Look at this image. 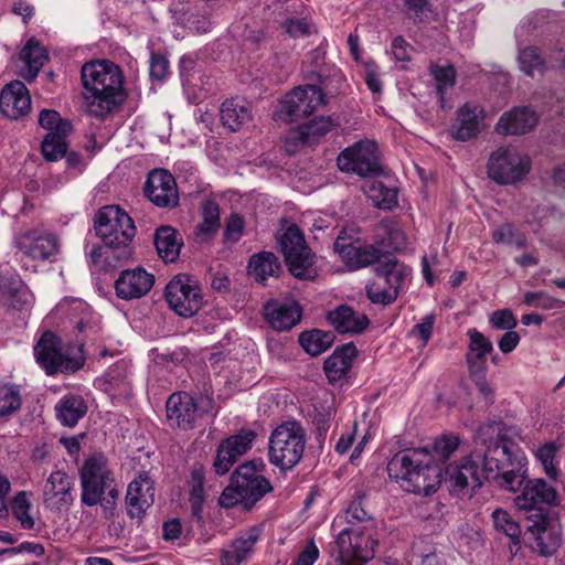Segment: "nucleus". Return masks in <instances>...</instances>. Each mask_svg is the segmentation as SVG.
Returning a JSON list of instances; mask_svg holds the SVG:
<instances>
[{
	"instance_id": "64",
	"label": "nucleus",
	"mask_w": 565,
	"mask_h": 565,
	"mask_svg": "<svg viewBox=\"0 0 565 565\" xmlns=\"http://www.w3.org/2000/svg\"><path fill=\"white\" fill-rule=\"evenodd\" d=\"M24 287L23 281L14 273L0 279V291L3 295H15Z\"/></svg>"
},
{
	"instance_id": "55",
	"label": "nucleus",
	"mask_w": 565,
	"mask_h": 565,
	"mask_svg": "<svg viewBox=\"0 0 565 565\" xmlns=\"http://www.w3.org/2000/svg\"><path fill=\"white\" fill-rule=\"evenodd\" d=\"M460 439L456 435H443L434 441L433 450L439 459H448L459 447Z\"/></svg>"
},
{
	"instance_id": "33",
	"label": "nucleus",
	"mask_w": 565,
	"mask_h": 565,
	"mask_svg": "<svg viewBox=\"0 0 565 565\" xmlns=\"http://www.w3.org/2000/svg\"><path fill=\"white\" fill-rule=\"evenodd\" d=\"M356 347L352 342H349L335 349L324 361L323 370L331 383L340 381L348 374L356 356Z\"/></svg>"
},
{
	"instance_id": "7",
	"label": "nucleus",
	"mask_w": 565,
	"mask_h": 565,
	"mask_svg": "<svg viewBox=\"0 0 565 565\" xmlns=\"http://www.w3.org/2000/svg\"><path fill=\"white\" fill-rule=\"evenodd\" d=\"M14 247L22 269L36 273L42 264L56 259L61 246L55 234L32 230L17 235Z\"/></svg>"
},
{
	"instance_id": "19",
	"label": "nucleus",
	"mask_w": 565,
	"mask_h": 565,
	"mask_svg": "<svg viewBox=\"0 0 565 565\" xmlns=\"http://www.w3.org/2000/svg\"><path fill=\"white\" fill-rule=\"evenodd\" d=\"M42 499L44 508L51 512L68 511L75 500L74 478L61 469L51 472L44 482Z\"/></svg>"
},
{
	"instance_id": "42",
	"label": "nucleus",
	"mask_w": 565,
	"mask_h": 565,
	"mask_svg": "<svg viewBox=\"0 0 565 565\" xmlns=\"http://www.w3.org/2000/svg\"><path fill=\"white\" fill-rule=\"evenodd\" d=\"M430 74L436 82V90L439 98L440 107L443 109L450 108L451 105L447 104L446 96L454 88L456 84L457 73L452 65L430 67Z\"/></svg>"
},
{
	"instance_id": "49",
	"label": "nucleus",
	"mask_w": 565,
	"mask_h": 565,
	"mask_svg": "<svg viewBox=\"0 0 565 565\" xmlns=\"http://www.w3.org/2000/svg\"><path fill=\"white\" fill-rule=\"evenodd\" d=\"M492 239L497 244L513 245L515 247H523L526 244V237L523 233L515 230L510 223H503L492 232Z\"/></svg>"
},
{
	"instance_id": "31",
	"label": "nucleus",
	"mask_w": 565,
	"mask_h": 565,
	"mask_svg": "<svg viewBox=\"0 0 565 565\" xmlns=\"http://www.w3.org/2000/svg\"><path fill=\"white\" fill-rule=\"evenodd\" d=\"M265 318L278 330H289L301 319V308L296 301H269L265 306Z\"/></svg>"
},
{
	"instance_id": "63",
	"label": "nucleus",
	"mask_w": 565,
	"mask_h": 565,
	"mask_svg": "<svg viewBox=\"0 0 565 565\" xmlns=\"http://www.w3.org/2000/svg\"><path fill=\"white\" fill-rule=\"evenodd\" d=\"M169 70L168 60L161 54H152L150 60V76L153 79L161 81L166 77Z\"/></svg>"
},
{
	"instance_id": "10",
	"label": "nucleus",
	"mask_w": 565,
	"mask_h": 565,
	"mask_svg": "<svg viewBox=\"0 0 565 565\" xmlns=\"http://www.w3.org/2000/svg\"><path fill=\"white\" fill-rule=\"evenodd\" d=\"M164 298L177 315L191 318L202 308L204 297L198 280L186 274H179L167 284Z\"/></svg>"
},
{
	"instance_id": "61",
	"label": "nucleus",
	"mask_w": 565,
	"mask_h": 565,
	"mask_svg": "<svg viewBox=\"0 0 565 565\" xmlns=\"http://www.w3.org/2000/svg\"><path fill=\"white\" fill-rule=\"evenodd\" d=\"M364 79L372 93L379 94L382 92L379 66L373 61H369L364 64Z\"/></svg>"
},
{
	"instance_id": "13",
	"label": "nucleus",
	"mask_w": 565,
	"mask_h": 565,
	"mask_svg": "<svg viewBox=\"0 0 565 565\" xmlns=\"http://www.w3.org/2000/svg\"><path fill=\"white\" fill-rule=\"evenodd\" d=\"M34 355L36 362L47 375H53L57 372L74 373L84 364L82 358L65 354L62 350L61 339L51 331L42 334L34 347Z\"/></svg>"
},
{
	"instance_id": "14",
	"label": "nucleus",
	"mask_w": 565,
	"mask_h": 565,
	"mask_svg": "<svg viewBox=\"0 0 565 565\" xmlns=\"http://www.w3.org/2000/svg\"><path fill=\"white\" fill-rule=\"evenodd\" d=\"M374 269L376 277L366 285V296L373 303L390 305L397 298L407 269L394 259L380 263Z\"/></svg>"
},
{
	"instance_id": "34",
	"label": "nucleus",
	"mask_w": 565,
	"mask_h": 565,
	"mask_svg": "<svg viewBox=\"0 0 565 565\" xmlns=\"http://www.w3.org/2000/svg\"><path fill=\"white\" fill-rule=\"evenodd\" d=\"M480 113L478 107L468 104L460 107L451 127L452 137L460 141L476 137L480 131Z\"/></svg>"
},
{
	"instance_id": "11",
	"label": "nucleus",
	"mask_w": 565,
	"mask_h": 565,
	"mask_svg": "<svg viewBox=\"0 0 565 565\" xmlns=\"http://www.w3.org/2000/svg\"><path fill=\"white\" fill-rule=\"evenodd\" d=\"M481 451L473 450L446 468V482L452 494L471 497L484 480Z\"/></svg>"
},
{
	"instance_id": "6",
	"label": "nucleus",
	"mask_w": 565,
	"mask_h": 565,
	"mask_svg": "<svg viewBox=\"0 0 565 565\" xmlns=\"http://www.w3.org/2000/svg\"><path fill=\"white\" fill-rule=\"evenodd\" d=\"M306 444V429L298 420L282 422L269 436L268 460L280 470L292 469L301 460Z\"/></svg>"
},
{
	"instance_id": "21",
	"label": "nucleus",
	"mask_w": 565,
	"mask_h": 565,
	"mask_svg": "<svg viewBox=\"0 0 565 565\" xmlns=\"http://www.w3.org/2000/svg\"><path fill=\"white\" fill-rule=\"evenodd\" d=\"M255 438L254 430L242 429L238 434L223 440L216 450L213 463L215 472L221 476L227 473L238 458L250 449Z\"/></svg>"
},
{
	"instance_id": "57",
	"label": "nucleus",
	"mask_w": 565,
	"mask_h": 565,
	"mask_svg": "<svg viewBox=\"0 0 565 565\" xmlns=\"http://www.w3.org/2000/svg\"><path fill=\"white\" fill-rule=\"evenodd\" d=\"M489 322L497 330H512L516 327L518 321L510 309H500L492 312Z\"/></svg>"
},
{
	"instance_id": "62",
	"label": "nucleus",
	"mask_w": 565,
	"mask_h": 565,
	"mask_svg": "<svg viewBox=\"0 0 565 565\" xmlns=\"http://www.w3.org/2000/svg\"><path fill=\"white\" fill-rule=\"evenodd\" d=\"M244 228V221L239 215H232L225 227L224 236L226 242L236 243L242 234Z\"/></svg>"
},
{
	"instance_id": "38",
	"label": "nucleus",
	"mask_w": 565,
	"mask_h": 565,
	"mask_svg": "<svg viewBox=\"0 0 565 565\" xmlns=\"http://www.w3.org/2000/svg\"><path fill=\"white\" fill-rule=\"evenodd\" d=\"M221 120L224 126L233 131L241 129L244 124L250 120L248 104L241 98L225 100L221 107Z\"/></svg>"
},
{
	"instance_id": "20",
	"label": "nucleus",
	"mask_w": 565,
	"mask_h": 565,
	"mask_svg": "<svg viewBox=\"0 0 565 565\" xmlns=\"http://www.w3.org/2000/svg\"><path fill=\"white\" fill-rule=\"evenodd\" d=\"M527 531L535 539V547L543 556H551L562 544L561 525L546 513H533L529 516Z\"/></svg>"
},
{
	"instance_id": "39",
	"label": "nucleus",
	"mask_w": 565,
	"mask_h": 565,
	"mask_svg": "<svg viewBox=\"0 0 565 565\" xmlns=\"http://www.w3.org/2000/svg\"><path fill=\"white\" fill-rule=\"evenodd\" d=\"M280 271L277 256L270 252H262L250 257L248 274L258 282H265L268 277H276Z\"/></svg>"
},
{
	"instance_id": "32",
	"label": "nucleus",
	"mask_w": 565,
	"mask_h": 565,
	"mask_svg": "<svg viewBox=\"0 0 565 565\" xmlns=\"http://www.w3.org/2000/svg\"><path fill=\"white\" fill-rule=\"evenodd\" d=\"M330 324L340 333H361L369 323V318L354 311L351 307L342 305L328 313Z\"/></svg>"
},
{
	"instance_id": "50",
	"label": "nucleus",
	"mask_w": 565,
	"mask_h": 565,
	"mask_svg": "<svg viewBox=\"0 0 565 565\" xmlns=\"http://www.w3.org/2000/svg\"><path fill=\"white\" fill-rule=\"evenodd\" d=\"M282 31L290 38L299 39L312 33L313 24L307 18L289 17L281 23Z\"/></svg>"
},
{
	"instance_id": "56",
	"label": "nucleus",
	"mask_w": 565,
	"mask_h": 565,
	"mask_svg": "<svg viewBox=\"0 0 565 565\" xmlns=\"http://www.w3.org/2000/svg\"><path fill=\"white\" fill-rule=\"evenodd\" d=\"M191 491L190 501L193 510L196 512L201 509L202 503L205 499L204 494V476L201 470H193L191 473Z\"/></svg>"
},
{
	"instance_id": "46",
	"label": "nucleus",
	"mask_w": 565,
	"mask_h": 565,
	"mask_svg": "<svg viewBox=\"0 0 565 565\" xmlns=\"http://www.w3.org/2000/svg\"><path fill=\"white\" fill-rule=\"evenodd\" d=\"M559 449L561 445L557 443L547 441L539 447L535 452V457L541 462L545 475L552 480H556L559 475L558 461L556 460Z\"/></svg>"
},
{
	"instance_id": "22",
	"label": "nucleus",
	"mask_w": 565,
	"mask_h": 565,
	"mask_svg": "<svg viewBox=\"0 0 565 565\" xmlns=\"http://www.w3.org/2000/svg\"><path fill=\"white\" fill-rule=\"evenodd\" d=\"M233 483H238L244 499L245 510L252 509L266 493L273 490L270 482L256 471L253 463L238 466L232 476Z\"/></svg>"
},
{
	"instance_id": "29",
	"label": "nucleus",
	"mask_w": 565,
	"mask_h": 565,
	"mask_svg": "<svg viewBox=\"0 0 565 565\" xmlns=\"http://www.w3.org/2000/svg\"><path fill=\"white\" fill-rule=\"evenodd\" d=\"M539 121L535 110L530 107H515L505 111L495 124V131L500 135H522L531 131Z\"/></svg>"
},
{
	"instance_id": "40",
	"label": "nucleus",
	"mask_w": 565,
	"mask_h": 565,
	"mask_svg": "<svg viewBox=\"0 0 565 565\" xmlns=\"http://www.w3.org/2000/svg\"><path fill=\"white\" fill-rule=\"evenodd\" d=\"M128 375L129 367L126 362L114 364L106 373L105 391L111 397H127L131 392Z\"/></svg>"
},
{
	"instance_id": "15",
	"label": "nucleus",
	"mask_w": 565,
	"mask_h": 565,
	"mask_svg": "<svg viewBox=\"0 0 565 565\" xmlns=\"http://www.w3.org/2000/svg\"><path fill=\"white\" fill-rule=\"evenodd\" d=\"M376 544L370 525L345 527L339 532L335 540L341 565H351L353 559L367 563L374 556Z\"/></svg>"
},
{
	"instance_id": "54",
	"label": "nucleus",
	"mask_w": 565,
	"mask_h": 565,
	"mask_svg": "<svg viewBox=\"0 0 565 565\" xmlns=\"http://www.w3.org/2000/svg\"><path fill=\"white\" fill-rule=\"evenodd\" d=\"M467 335L470 340L469 349L470 351L475 352L476 360L482 361L487 354L492 352L493 345L491 341L477 329H469L467 331Z\"/></svg>"
},
{
	"instance_id": "12",
	"label": "nucleus",
	"mask_w": 565,
	"mask_h": 565,
	"mask_svg": "<svg viewBox=\"0 0 565 565\" xmlns=\"http://www.w3.org/2000/svg\"><path fill=\"white\" fill-rule=\"evenodd\" d=\"M324 93L316 85L295 87L279 103L275 113L278 120L292 122L313 114L324 104Z\"/></svg>"
},
{
	"instance_id": "43",
	"label": "nucleus",
	"mask_w": 565,
	"mask_h": 565,
	"mask_svg": "<svg viewBox=\"0 0 565 565\" xmlns=\"http://www.w3.org/2000/svg\"><path fill=\"white\" fill-rule=\"evenodd\" d=\"M334 338L331 331L315 329L302 332L299 337V343L307 353L317 356L326 352L332 345Z\"/></svg>"
},
{
	"instance_id": "44",
	"label": "nucleus",
	"mask_w": 565,
	"mask_h": 565,
	"mask_svg": "<svg viewBox=\"0 0 565 565\" xmlns=\"http://www.w3.org/2000/svg\"><path fill=\"white\" fill-rule=\"evenodd\" d=\"M493 525L497 531L504 533L511 542L510 550L513 553V547L520 548L521 526L520 524L502 509H497L492 512Z\"/></svg>"
},
{
	"instance_id": "45",
	"label": "nucleus",
	"mask_w": 565,
	"mask_h": 565,
	"mask_svg": "<svg viewBox=\"0 0 565 565\" xmlns=\"http://www.w3.org/2000/svg\"><path fill=\"white\" fill-rule=\"evenodd\" d=\"M46 57L45 49L34 39L29 40L20 53V58L24 62L31 78L39 73Z\"/></svg>"
},
{
	"instance_id": "4",
	"label": "nucleus",
	"mask_w": 565,
	"mask_h": 565,
	"mask_svg": "<svg viewBox=\"0 0 565 565\" xmlns=\"http://www.w3.org/2000/svg\"><path fill=\"white\" fill-rule=\"evenodd\" d=\"M81 502L87 507L114 504L119 492L108 461L102 454L87 458L79 469Z\"/></svg>"
},
{
	"instance_id": "25",
	"label": "nucleus",
	"mask_w": 565,
	"mask_h": 565,
	"mask_svg": "<svg viewBox=\"0 0 565 565\" xmlns=\"http://www.w3.org/2000/svg\"><path fill=\"white\" fill-rule=\"evenodd\" d=\"M154 284V276L141 267L122 270L115 281L118 298L139 299L146 296Z\"/></svg>"
},
{
	"instance_id": "28",
	"label": "nucleus",
	"mask_w": 565,
	"mask_h": 565,
	"mask_svg": "<svg viewBox=\"0 0 565 565\" xmlns=\"http://www.w3.org/2000/svg\"><path fill=\"white\" fill-rule=\"evenodd\" d=\"M335 127L337 122L330 116L313 118L300 126L299 129L289 132L286 138V149L289 153H292L299 145L311 143L316 139L327 135Z\"/></svg>"
},
{
	"instance_id": "52",
	"label": "nucleus",
	"mask_w": 565,
	"mask_h": 565,
	"mask_svg": "<svg viewBox=\"0 0 565 565\" xmlns=\"http://www.w3.org/2000/svg\"><path fill=\"white\" fill-rule=\"evenodd\" d=\"M21 406L20 392L10 385L0 386V416L11 415Z\"/></svg>"
},
{
	"instance_id": "8",
	"label": "nucleus",
	"mask_w": 565,
	"mask_h": 565,
	"mask_svg": "<svg viewBox=\"0 0 565 565\" xmlns=\"http://www.w3.org/2000/svg\"><path fill=\"white\" fill-rule=\"evenodd\" d=\"M289 271L297 278L313 277V255L296 224L287 223L278 238Z\"/></svg>"
},
{
	"instance_id": "51",
	"label": "nucleus",
	"mask_w": 565,
	"mask_h": 565,
	"mask_svg": "<svg viewBox=\"0 0 565 565\" xmlns=\"http://www.w3.org/2000/svg\"><path fill=\"white\" fill-rule=\"evenodd\" d=\"M519 62L522 72L530 76H533L535 73L541 74L544 66V62L536 47H525L520 51Z\"/></svg>"
},
{
	"instance_id": "17",
	"label": "nucleus",
	"mask_w": 565,
	"mask_h": 565,
	"mask_svg": "<svg viewBox=\"0 0 565 565\" xmlns=\"http://www.w3.org/2000/svg\"><path fill=\"white\" fill-rule=\"evenodd\" d=\"M39 125L47 130L44 137L41 150L47 161H57L66 154V138L72 130L68 120L63 119L61 115L53 109H42L39 115Z\"/></svg>"
},
{
	"instance_id": "60",
	"label": "nucleus",
	"mask_w": 565,
	"mask_h": 565,
	"mask_svg": "<svg viewBox=\"0 0 565 565\" xmlns=\"http://www.w3.org/2000/svg\"><path fill=\"white\" fill-rule=\"evenodd\" d=\"M523 300L527 306H535L545 310L557 308L559 305V301L544 292H526Z\"/></svg>"
},
{
	"instance_id": "53",
	"label": "nucleus",
	"mask_w": 565,
	"mask_h": 565,
	"mask_svg": "<svg viewBox=\"0 0 565 565\" xmlns=\"http://www.w3.org/2000/svg\"><path fill=\"white\" fill-rule=\"evenodd\" d=\"M363 497L353 500L345 511V520L349 527H359L360 523H367L372 527V514L363 507Z\"/></svg>"
},
{
	"instance_id": "2",
	"label": "nucleus",
	"mask_w": 565,
	"mask_h": 565,
	"mask_svg": "<svg viewBox=\"0 0 565 565\" xmlns=\"http://www.w3.org/2000/svg\"><path fill=\"white\" fill-rule=\"evenodd\" d=\"M388 478L411 493L430 495L441 482V470L425 449L395 454L387 463Z\"/></svg>"
},
{
	"instance_id": "48",
	"label": "nucleus",
	"mask_w": 565,
	"mask_h": 565,
	"mask_svg": "<svg viewBox=\"0 0 565 565\" xmlns=\"http://www.w3.org/2000/svg\"><path fill=\"white\" fill-rule=\"evenodd\" d=\"M202 222L196 226V235L207 237L220 227V211L214 202H206L202 209Z\"/></svg>"
},
{
	"instance_id": "18",
	"label": "nucleus",
	"mask_w": 565,
	"mask_h": 565,
	"mask_svg": "<svg viewBox=\"0 0 565 565\" xmlns=\"http://www.w3.org/2000/svg\"><path fill=\"white\" fill-rule=\"evenodd\" d=\"M337 164L341 171L361 177L374 174L381 170L377 146L371 140L359 141L340 152Z\"/></svg>"
},
{
	"instance_id": "5",
	"label": "nucleus",
	"mask_w": 565,
	"mask_h": 565,
	"mask_svg": "<svg viewBox=\"0 0 565 565\" xmlns=\"http://www.w3.org/2000/svg\"><path fill=\"white\" fill-rule=\"evenodd\" d=\"M94 226L105 247L114 252L117 259L131 256V242L136 235L132 218L119 206L102 207L95 216Z\"/></svg>"
},
{
	"instance_id": "37",
	"label": "nucleus",
	"mask_w": 565,
	"mask_h": 565,
	"mask_svg": "<svg viewBox=\"0 0 565 565\" xmlns=\"http://www.w3.org/2000/svg\"><path fill=\"white\" fill-rule=\"evenodd\" d=\"M153 242L159 257L164 263H173L179 258L182 242L171 226L159 227L154 233Z\"/></svg>"
},
{
	"instance_id": "58",
	"label": "nucleus",
	"mask_w": 565,
	"mask_h": 565,
	"mask_svg": "<svg viewBox=\"0 0 565 565\" xmlns=\"http://www.w3.org/2000/svg\"><path fill=\"white\" fill-rule=\"evenodd\" d=\"M220 504L226 509L241 504L245 509V499L241 489L238 488V483L232 482L223 490L220 497Z\"/></svg>"
},
{
	"instance_id": "9",
	"label": "nucleus",
	"mask_w": 565,
	"mask_h": 565,
	"mask_svg": "<svg viewBox=\"0 0 565 565\" xmlns=\"http://www.w3.org/2000/svg\"><path fill=\"white\" fill-rule=\"evenodd\" d=\"M531 170V160L511 147H500L490 154L487 172L498 184H515Z\"/></svg>"
},
{
	"instance_id": "27",
	"label": "nucleus",
	"mask_w": 565,
	"mask_h": 565,
	"mask_svg": "<svg viewBox=\"0 0 565 565\" xmlns=\"http://www.w3.org/2000/svg\"><path fill=\"white\" fill-rule=\"evenodd\" d=\"M31 97L25 85L13 81L4 86L0 94V111L10 119H18L29 113Z\"/></svg>"
},
{
	"instance_id": "16",
	"label": "nucleus",
	"mask_w": 565,
	"mask_h": 565,
	"mask_svg": "<svg viewBox=\"0 0 565 565\" xmlns=\"http://www.w3.org/2000/svg\"><path fill=\"white\" fill-rule=\"evenodd\" d=\"M211 408V398L202 395L193 397L184 392L171 394L166 403L168 422L182 429L192 428L196 419Z\"/></svg>"
},
{
	"instance_id": "35",
	"label": "nucleus",
	"mask_w": 565,
	"mask_h": 565,
	"mask_svg": "<svg viewBox=\"0 0 565 565\" xmlns=\"http://www.w3.org/2000/svg\"><path fill=\"white\" fill-rule=\"evenodd\" d=\"M87 413V405L79 395L68 394L58 399L55 415L61 425L74 427Z\"/></svg>"
},
{
	"instance_id": "47",
	"label": "nucleus",
	"mask_w": 565,
	"mask_h": 565,
	"mask_svg": "<svg viewBox=\"0 0 565 565\" xmlns=\"http://www.w3.org/2000/svg\"><path fill=\"white\" fill-rule=\"evenodd\" d=\"M31 509L32 503L28 492H18L11 502V511L23 529L31 530L35 525V520L30 513Z\"/></svg>"
},
{
	"instance_id": "26",
	"label": "nucleus",
	"mask_w": 565,
	"mask_h": 565,
	"mask_svg": "<svg viewBox=\"0 0 565 565\" xmlns=\"http://www.w3.org/2000/svg\"><path fill=\"white\" fill-rule=\"evenodd\" d=\"M154 502V487L147 473L139 475L127 489L126 505L131 518L141 519Z\"/></svg>"
},
{
	"instance_id": "41",
	"label": "nucleus",
	"mask_w": 565,
	"mask_h": 565,
	"mask_svg": "<svg viewBox=\"0 0 565 565\" xmlns=\"http://www.w3.org/2000/svg\"><path fill=\"white\" fill-rule=\"evenodd\" d=\"M365 195L372 203L383 210H392L397 204V193L377 180H367L363 184Z\"/></svg>"
},
{
	"instance_id": "59",
	"label": "nucleus",
	"mask_w": 565,
	"mask_h": 565,
	"mask_svg": "<svg viewBox=\"0 0 565 565\" xmlns=\"http://www.w3.org/2000/svg\"><path fill=\"white\" fill-rule=\"evenodd\" d=\"M434 324L435 316L433 313L426 315L419 323L412 328L411 334L422 342V347H425L431 337Z\"/></svg>"
},
{
	"instance_id": "36",
	"label": "nucleus",
	"mask_w": 565,
	"mask_h": 565,
	"mask_svg": "<svg viewBox=\"0 0 565 565\" xmlns=\"http://www.w3.org/2000/svg\"><path fill=\"white\" fill-rule=\"evenodd\" d=\"M259 534L260 531L257 527H252L224 548L223 565H239L247 561L253 552V546L259 539Z\"/></svg>"
},
{
	"instance_id": "3",
	"label": "nucleus",
	"mask_w": 565,
	"mask_h": 565,
	"mask_svg": "<svg viewBox=\"0 0 565 565\" xmlns=\"http://www.w3.org/2000/svg\"><path fill=\"white\" fill-rule=\"evenodd\" d=\"M484 480H493L504 489L515 492L526 477V458L513 451L508 444H495L481 452Z\"/></svg>"
},
{
	"instance_id": "1",
	"label": "nucleus",
	"mask_w": 565,
	"mask_h": 565,
	"mask_svg": "<svg viewBox=\"0 0 565 565\" xmlns=\"http://www.w3.org/2000/svg\"><path fill=\"white\" fill-rule=\"evenodd\" d=\"M88 111L103 117L124 100V75L113 62L92 61L81 72Z\"/></svg>"
},
{
	"instance_id": "30",
	"label": "nucleus",
	"mask_w": 565,
	"mask_h": 565,
	"mask_svg": "<svg viewBox=\"0 0 565 565\" xmlns=\"http://www.w3.org/2000/svg\"><path fill=\"white\" fill-rule=\"evenodd\" d=\"M334 252L339 254L352 270L371 265L380 257V250L373 246H362L348 243L345 238L338 237L334 242Z\"/></svg>"
},
{
	"instance_id": "23",
	"label": "nucleus",
	"mask_w": 565,
	"mask_h": 565,
	"mask_svg": "<svg viewBox=\"0 0 565 565\" xmlns=\"http://www.w3.org/2000/svg\"><path fill=\"white\" fill-rule=\"evenodd\" d=\"M145 194L159 207H174L179 202V193L173 175L163 169H156L148 175Z\"/></svg>"
},
{
	"instance_id": "24",
	"label": "nucleus",
	"mask_w": 565,
	"mask_h": 565,
	"mask_svg": "<svg viewBox=\"0 0 565 565\" xmlns=\"http://www.w3.org/2000/svg\"><path fill=\"white\" fill-rule=\"evenodd\" d=\"M542 504H557L556 489L542 478L529 480L522 492L515 498V505L520 510L543 513L540 508Z\"/></svg>"
}]
</instances>
